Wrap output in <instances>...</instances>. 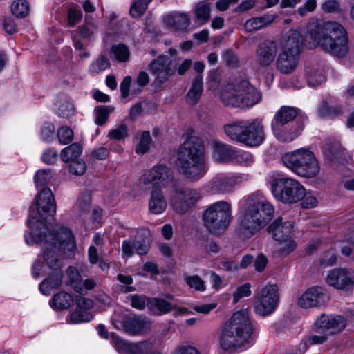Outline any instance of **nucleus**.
<instances>
[{
  "instance_id": "obj_1",
  "label": "nucleus",
  "mask_w": 354,
  "mask_h": 354,
  "mask_svg": "<svg viewBox=\"0 0 354 354\" xmlns=\"http://www.w3.org/2000/svg\"><path fill=\"white\" fill-rule=\"evenodd\" d=\"M307 36L324 51L337 57H344L348 52V37L344 27L336 21L308 24Z\"/></svg>"
},
{
  "instance_id": "obj_2",
  "label": "nucleus",
  "mask_w": 354,
  "mask_h": 354,
  "mask_svg": "<svg viewBox=\"0 0 354 354\" xmlns=\"http://www.w3.org/2000/svg\"><path fill=\"white\" fill-rule=\"evenodd\" d=\"M176 165L180 174L185 178L196 181L207 172L205 161V146L203 140L196 136H189L180 145Z\"/></svg>"
},
{
  "instance_id": "obj_3",
  "label": "nucleus",
  "mask_w": 354,
  "mask_h": 354,
  "mask_svg": "<svg viewBox=\"0 0 354 354\" xmlns=\"http://www.w3.org/2000/svg\"><path fill=\"white\" fill-rule=\"evenodd\" d=\"M56 213V203L52 191L49 188H44L35 198V203L30 208L28 226L30 232L29 236L25 235V241L28 245H32L37 241L46 239L48 228L45 223L48 217H53Z\"/></svg>"
},
{
  "instance_id": "obj_4",
  "label": "nucleus",
  "mask_w": 354,
  "mask_h": 354,
  "mask_svg": "<svg viewBox=\"0 0 354 354\" xmlns=\"http://www.w3.org/2000/svg\"><path fill=\"white\" fill-rule=\"evenodd\" d=\"M252 333L246 310L234 313L221 330L220 345L223 350L243 346Z\"/></svg>"
},
{
  "instance_id": "obj_5",
  "label": "nucleus",
  "mask_w": 354,
  "mask_h": 354,
  "mask_svg": "<svg viewBox=\"0 0 354 354\" xmlns=\"http://www.w3.org/2000/svg\"><path fill=\"white\" fill-rule=\"evenodd\" d=\"M46 239L35 243L46 244L44 251L46 263L53 270H59L62 266V253L72 252L76 247L74 236L68 228L61 227L55 233L46 232Z\"/></svg>"
},
{
  "instance_id": "obj_6",
  "label": "nucleus",
  "mask_w": 354,
  "mask_h": 354,
  "mask_svg": "<svg viewBox=\"0 0 354 354\" xmlns=\"http://www.w3.org/2000/svg\"><path fill=\"white\" fill-rule=\"evenodd\" d=\"M221 97L226 106L244 109L259 103L262 96L248 81L239 79L227 84Z\"/></svg>"
},
{
  "instance_id": "obj_7",
  "label": "nucleus",
  "mask_w": 354,
  "mask_h": 354,
  "mask_svg": "<svg viewBox=\"0 0 354 354\" xmlns=\"http://www.w3.org/2000/svg\"><path fill=\"white\" fill-rule=\"evenodd\" d=\"M224 130L232 140L249 147L260 145L266 138L264 127L258 119L237 120L225 125Z\"/></svg>"
},
{
  "instance_id": "obj_8",
  "label": "nucleus",
  "mask_w": 354,
  "mask_h": 354,
  "mask_svg": "<svg viewBox=\"0 0 354 354\" xmlns=\"http://www.w3.org/2000/svg\"><path fill=\"white\" fill-rule=\"evenodd\" d=\"M282 161L286 167L304 178H314L320 171L315 156L306 149L301 148L284 154Z\"/></svg>"
},
{
  "instance_id": "obj_9",
  "label": "nucleus",
  "mask_w": 354,
  "mask_h": 354,
  "mask_svg": "<svg viewBox=\"0 0 354 354\" xmlns=\"http://www.w3.org/2000/svg\"><path fill=\"white\" fill-rule=\"evenodd\" d=\"M231 205L227 201H218L209 206L203 214L204 226L212 234L223 233L231 223Z\"/></svg>"
},
{
  "instance_id": "obj_10",
  "label": "nucleus",
  "mask_w": 354,
  "mask_h": 354,
  "mask_svg": "<svg viewBox=\"0 0 354 354\" xmlns=\"http://www.w3.org/2000/svg\"><path fill=\"white\" fill-rule=\"evenodd\" d=\"M271 189L274 198L284 204L296 203L306 195L304 187L298 180L291 178L273 179Z\"/></svg>"
},
{
  "instance_id": "obj_11",
  "label": "nucleus",
  "mask_w": 354,
  "mask_h": 354,
  "mask_svg": "<svg viewBox=\"0 0 354 354\" xmlns=\"http://www.w3.org/2000/svg\"><path fill=\"white\" fill-rule=\"evenodd\" d=\"M254 311L261 316L272 313L279 301L278 286L275 284L267 285L261 289L254 298Z\"/></svg>"
},
{
  "instance_id": "obj_12",
  "label": "nucleus",
  "mask_w": 354,
  "mask_h": 354,
  "mask_svg": "<svg viewBox=\"0 0 354 354\" xmlns=\"http://www.w3.org/2000/svg\"><path fill=\"white\" fill-rule=\"evenodd\" d=\"M245 208L254 217L257 218L264 226L267 225L274 217V206L264 196L259 193H254L248 196Z\"/></svg>"
},
{
  "instance_id": "obj_13",
  "label": "nucleus",
  "mask_w": 354,
  "mask_h": 354,
  "mask_svg": "<svg viewBox=\"0 0 354 354\" xmlns=\"http://www.w3.org/2000/svg\"><path fill=\"white\" fill-rule=\"evenodd\" d=\"M201 198V192L196 189L183 188L174 185L171 205L178 214H185L194 207Z\"/></svg>"
},
{
  "instance_id": "obj_14",
  "label": "nucleus",
  "mask_w": 354,
  "mask_h": 354,
  "mask_svg": "<svg viewBox=\"0 0 354 354\" xmlns=\"http://www.w3.org/2000/svg\"><path fill=\"white\" fill-rule=\"evenodd\" d=\"M148 70L154 76L153 85L161 87L175 74L176 66L167 55H161L153 59L148 65Z\"/></svg>"
},
{
  "instance_id": "obj_15",
  "label": "nucleus",
  "mask_w": 354,
  "mask_h": 354,
  "mask_svg": "<svg viewBox=\"0 0 354 354\" xmlns=\"http://www.w3.org/2000/svg\"><path fill=\"white\" fill-rule=\"evenodd\" d=\"M264 227L257 218L254 217L245 208L243 215L239 219L238 225L235 229V234L241 239H248Z\"/></svg>"
},
{
  "instance_id": "obj_16",
  "label": "nucleus",
  "mask_w": 354,
  "mask_h": 354,
  "mask_svg": "<svg viewBox=\"0 0 354 354\" xmlns=\"http://www.w3.org/2000/svg\"><path fill=\"white\" fill-rule=\"evenodd\" d=\"M326 283L339 290H350L354 286V270L348 269H333L326 278Z\"/></svg>"
},
{
  "instance_id": "obj_17",
  "label": "nucleus",
  "mask_w": 354,
  "mask_h": 354,
  "mask_svg": "<svg viewBox=\"0 0 354 354\" xmlns=\"http://www.w3.org/2000/svg\"><path fill=\"white\" fill-rule=\"evenodd\" d=\"M174 179L172 171L165 165H160L153 167L146 171L142 176L143 184H153V186L161 184L162 186L168 185Z\"/></svg>"
},
{
  "instance_id": "obj_18",
  "label": "nucleus",
  "mask_w": 354,
  "mask_h": 354,
  "mask_svg": "<svg viewBox=\"0 0 354 354\" xmlns=\"http://www.w3.org/2000/svg\"><path fill=\"white\" fill-rule=\"evenodd\" d=\"M327 298L322 288L314 286L302 294L298 299V304L303 308L317 307L324 304Z\"/></svg>"
},
{
  "instance_id": "obj_19",
  "label": "nucleus",
  "mask_w": 354,
  "mask_h": 354,
  "mask_svg": "<svg viewBox=\"0 0 354 354\" xmlns=\"http://www.w3.org/2000/svg\"><path fill=\"white\" fill-rule=\"evenodd\" d=\"M315 326L323 332L328 331V335L342 331L346 326V319L341 315L330 316L322 315L315 322Z\"/></svg>"
},
{
  "instance_id": "obj_20",
  "label": "nucleus",
  "mask_w": 354,
  "mask_h": 354,
  "mask_svg": "<svg viewBox=\"0 0 354 354\" xmlns=\"http://www.w3.org/2000/svg\"><path fill=\"white\" fill-rule=\"evenodd\" d=\"M278 48L274 41H266L260 44L256 51L257 62L262 67L270 66L274 60Z\"/></svg>"
},
{
  "instance_id": "obj_21",
  "label": "nucleus",
  "mask_w": 354,
  "mask_h": 354,
  "mask_svg": "<svg viewBox=\"0 0 354 354\" xmlns=\"http://www.w3.org/2000/svg\"><path fill=\"white\" fill-rule=\"evenodd\" d=\"M165 24L169 28L179 32H186L191 24L189 15L183 12H173L163 17Z\"/></svg>"
},
{
  "instance_id": "obj_22",
  "label": "nucleus",
  "mask_w": 354,
  "mask_h": 354,
  "mask_svg": "<svg viewBox=\"0 0 354 354\" xmlns=\"http://www.w3.org/2000/svg\"><path fill=\"white\" fill-rule=\"evenodd\" d=\"M149 327V321L140 316L126 317L122 321V330L133 335L145 332Z\"/></svg>"
},
{
  "instance_id": "obj_23",
  "label": "nucleus",
  "mask_w": 354,
  "mask_h": 354,
  "mask_svg": "<svg viewBox=\"0 0 354 354\" xmlns=\"http://www.w3.org/2000/svg\"><path fill=\"white\" fill-rule=\"evenodd\" d=\"M268 231L272 234L276 241H286L293 231V223L290 221L282 222V218L279 217L268 226Z\"/></svg>"
},
{
  "instance_id": "obj_24",
  "label": "nucleus",
  "mask_w": 354,
  "mask_h": 354,
  "mask_svg": "<svg viewBox=\"0 0 354 354\" xmlns=\"http://www.w3.org/2000/svg\"><path fill=\"white\" fill-rule=\"evenodd\" d=\"M304 44V37L297 30H290L288 32L283 43L282 50L299 56Z\"/></svg>"
},
{
  "instance_id": "obj_25",
  "label": "nucleus",
  "mask_w": 354,
  "mask_h": 354,
  "mask_svg": "<svg viewBox=\"0 0 354 354\" xmlns=\"http://www.w3.org/2000/svg\"><path fill=\"white\" fill-rule=\"evenodd\" d=\"M324 153L330 162H342L344 160V149L340 142L329 138L324 145Z\"/></svg>"
},
{
  "instance_id": "obj_26",
  "label": "nucleus",
  "mask_w": 354,
  "mask_h": 354,
  "mask_svg": "<svg viewBox=\"0 0 354 354\" xmlns=\"http://www.w3.org/2000/svg\"><path fill=\"white\" fill-rule=\"evenodd\" d=\"M299 59V56L282 50L277 59L276 67L280 73L290 74L295 70Z\"/></svg>"
},
{
  "instance_id": "obj_27",
  "label": "nucleus",
  "mask_w": 354,
  "mask_h": 354,
  "mask_svg": "<svg viewBox=\"0 0 354 354\" xmlns=\"http://www.w3.org/2000/svg\"><path fill=\"white\" fill-rule=\"evenodd\" d=\"M167 201L162 192L157 186H153L149 201V211L154 214L162 213L167 208Z\"/></svg>"
},
{
  "instance_id": "obj_28",
  "label": "nucleus",
  "mask_w": 354,
  "mask_h": 354,
  "mask_svg": "<svg viewBox=\"0 0 354 354\" xmlns=\"http://www.w3.org/2000/svg\"><path fill=\"white\" fill-rule=\"evenodd\" d=\"M213 157L218 162H227L232 160L235 156L234 147L218 141L212 142Z\"/></svg>"
},
{
  "instance_id": "obj_29",
  "label": "nucleus",
  "mask_w": 354,
  "mask_h": 354,
  "mask_svg": "<svg viewBox=\"0 0 354 354\" xmlns=\"http://www.w3.org/2000/svg\"><path fill=\"white\" fill-rule=\"evenodd\" d=\"M236 184L232 177L220 174L215 176L210 182L211 190L216 193H225L231 191Z\"/></svg>"
},
{
  "instance_id": "obj_30",
  "label": "nucleus",
  "mask_w": 354,
  "mask_h": 354,
  "mask_svg": "<svg viewBox=\"0 0 354 354\" xmlns=\"http://www.w3.org/2000/svg\"><path fill=\"white\" fill-rule=\"evenodd\" d=\"M298 114V109L283 106L276 113L272 124L286 125L295 119Z\"/></svg>"
},
{
  "instance_id": "obj_31",
  "label": "nucleus",
  "mask_w": 354,
  "mask_h": 354,
  "mask_svg": "<svg viewBox=\"0 0 354 354\" xmlns=\"http://www.w3.org/2000/svg\"><path fill=\"white\" fill-rule=\"evenodd\" d=\"M275 17L276 16L272 14H266L261 17H253L245 21L244 27L248 32L259 30L272 24Z\"/></svg>"
},
{
  "instance_id": "obj_32",
  "label": "nucleus",
  "mask_w": 354,
  "mask_h": 354,
  "mask_svg": "<svg viewBox=\"0 0 354 354\" xmlns=\"http://www.w3.org/2000/svg\"><path fill=\"white\" fill-rule=\"evenodd\" d=\"M285 125L272 124V131L276 138L282 142H290L296 138L301 132V127L297 126L293 130L286 131Z\"/></svg>"
},
{
  "instance_id": "obj_33",
  "label": "nucleus",
  "mask_w": 354,
  "mask_h": 354,
  "mask_svg": "<svg viewBox=\"0 0 354 354\" xmlns=\"http://www.w3.org/2000/svg\"><path fill=\"white\" fill-rule=\"evenodd\" d=\"M203 92V77L198 75L194 78L192 86L186 95V100L190 104H195L199 100Z\"/></svg>"
},
{
  "instance_id": "obj_34",
  "label": "nucleus",
  "mask_w": 354,
  "mask_h": 354,
  "mask_svg": "<svg viewBox=\"0 0 354 354\" xmlns=\"http://www.w3.org/2000/svg\"><path fill=\"white\" fill-rule=\"evenodd\" d=\"M73 304L72 295L64 291H60L55 294L50 301V306L58 310L68 308Z\"/></svg>"
},
{
  "instance_id": "obj_35",
  "label": "nucleus",
  "mask_w": 354,
  "mask_h": 354,
  "mask_svg": "<svg viewBox=\"0 0 354 354\" xmlns=\"http://www.w3.org/2000/svg\"><path fill=\"white\" fill-rule=\"evenodd\" d=\"M56 271L55 275L44 279L39 285L40 291L45 295H50L51 289L57 288L62 283V272L60 269Z\"/></svg>"
},
{
  "instance_id": "obj_36",
  "label": "nucleus",
  "mask_w": 354,
  "mask_h": 354,
  "mask_svg": "<svg viewBox=\"0 0 354 354\" xmlns=\"http://www.w3.org/2000/svg\"><path fill=\"white\" fill-rule=\"evenodd\" d=\"M210 11L211 3L207 0L196 3L194 11L196 20L201 24L207 23L210 18Z\"/></svg>"
},
{
  "instance_id": "obj_37",
  "label": "nucleus",
  "mask_w": 354,
  "mask_h": 354,
  "mask_svg": "<svg viewBox=\"0 0 354 354\" xmlns=\"http://www.w3.org/2000/svg\"><path fill=\"white\" fill-rule=\"evenodd\" d=\"M307 80L308 84L312 86H316L325 81L324 70L317 65L308 66L306 70Z\"/></svg>"
},
{
  "instance_id": "obj_38",
  "label": "nucleus",
  "mask_w": 354,
  "mask_h": 354,
  "mask_svg": "<svg viewBox=\"0 0 354 354\" xmlns=\"http://www.w3.org/2000/svg\"><path fill=\"white\" fill-rule=\"evenodd\" d=\"M134 249L139 255H145L149 249V232L147 230L141 231L140 236H136L134 240Z\"/></svg>"
},
{
  "instance_id": "obj_39",
  "label": "nucleus",
  "mask_w": 354,
  "mask_h": 354,
  "mask_svg": "<svg viewBox=\"0 0 354 354\" xmlns=\"http://www.w3.org/2000/svg\"><path fill=\"white\" fill-rule=\"evenodd\" d=\"M147 304L150 310L157 314L167 313L172 309V305L163 299H149Z\"/></svg>"
},
{
  "instance_id": "obj_40",
  "label": "nucleus",
  "mask_w": 354,
  "mask_h": 354,
  "mask_svg": "<svg viewBox=\"0 0 354 354\" xmlns=\"http://www.w3.org/2000/svg\"><path fill=\"white\" fill-rule=\"evenodd\" d=\"M82 151V146L75 142L64 148L61 153V158L64 162L75 161Z\"/></svg>"
},
{
  "instance_id": "obj_41",
  "label": "nucleus",
  "mask_w": 354,
  "mask_h": 354,
  "mask_svg": "<svg viewBox=\"0 0 354 354\" xmlns=\"http://www.w3.org/2000/svg\"><path fill=\"white\" fill-rule=\"evenodd\" d=\"M115 348L120 353L133 354L134 343L125 340L115 334L111 335Z\"/></svg>"
},
{
  "instance_id": "obj_42",
  "label": "nucleus",
  "mask_w": 354,
  "mask_h": 354,
  "mask_svg": "<svg viewBox=\"0 0 354 354\" xmlns=\"http://www.w3.org/2000/svg\"><path fill=\"white\" fill-rule=\"evenodd\" d=\"M114 111L113 106H98L95 109V124L99 126H102L106 124L109 120L111 113Z\"/></svg>"
},
{
  "instance_id": "obj_43",
  "label": "nucleus",
  "mask_w": 354,
  "mask_h": 354,
  "mask_svg": "<svg viewBox=\"0 0 354 354\" xmlns=\"http://www.w3.org/2000/svg\"><path fill=\"white\" fill-rule=\"evenodd\" d=\"M111 66L109 59L105 55H100L90 66L89 73L96 75L109 68Z\"/></svg>"
},
{
  "instance_id": "obj_44",
  "label": "nucleus",
  "mask_w": 354,
  "mask_h": 354,
  "mask_svg": "<svg viewBox=\"0 0 354 354\" xmlns=\"http://www.w3.org/2000/svg\"><path fill=\"white\" fill-rule=\"evenodd\" d=\"M77 208L79 210L80 216L88 213L91 210V193L86 190L83 192L78 198Z\"/></svg>"
},
{
  "instance_id": "obj_45",
  "label": "nucleus",
  "mask_w": 354,
  "mask_h": 354,
  "mask_svg": "<svg viewBox=\"0 0 354 354\" xmlns=\"http://www.w3.org/2000/svg\"><path fill=\"white\" fill-rule=\"evenodd\" d=\"M11 11L17 17L24 18L29 12V4L26 0H18L12 3Z\"/></svg>"
},
{
  "instance_id": "obj_46",
  "label": "nucleus",
  "mask_w": 354,
  "mask_h": 354,
  "mask_svg": "<svg viewBox=\"0 0 354 354\" xmlns=\"http://www.w3.org/2000/svg\"><path fill=\"white\" fill-rule=\"evenodd\" d=\"M186 284L196 291L203 292L206 289L205 281L198 275H189L184 278Z\"/></svg>"
},
{
  "instance_id": "obj_47",
  "label": "nucleus",
  "mask_w": 354,
  "mask_h": 354,
  "mask_svg": "<svg viewBox=\"0 0 354 354\" xmlns=\"http://www.w3.org/2000/svg\"><path fill=\"white\" fill-rule=\"evenodd\" d=\"M71 322L73 324L88 322L93 318L91 313L86 310L77 308L71 315Z\"/></svg>"
},
{
  "instance_id": "obj_48",
  "label": "nucleus",
  "mask_w": 354,
  "mask_h": 354,
  "mask_svg": "<svg viewBox=\"0 0 354 354\" xmlns=\"http://www.w3.org/2000/svg\"><path fill=\"white\" fill-rule=\"evenodd\" d=\"M151 0H138L131 6L129 12L133 17H138L143 15Z\"/></svg>"
},
{
  "instance_id": "obj_49",
  "label": "nucleus",
  "mask_w": 354,
  "mask_h": 354,
  "mask_svg": "<svg viewBox=\"0 0 354 354\" xmlns=\"http://www.w3.org/2000/svg\"><path fill=\"white\" fill-rule=\"evenodd\" d=\"M111 52L119 62H126L129 57V50L124 44L113 45L111 47Z\"/></svg>"
},
{
  "instance_id": "obj_50",
  "label": "nucleus",
  "mask_w": 354,
  "mask_h": 354,
  "mask_svg": "<svg viewBox=\"0 0 354 354\" xmlns=\"http://www.w3.org/2000/svg\"><path fill=\"white\" fill-rule=\"evenodd\" d=\"M154 348L152 342L144 340L134 343L133 354H149Z\"/></svg>"
},
{
  "instance_id": "obj_51",
  "label": "nucleus",
  "mask_w": 354,
  "mask_h": 354,
  "mask_svg": "<svg viewBox=\"0 0 354 354\" xmlns=\"http://www.w3.org/2000/svg\"><path fill=\"white\" fill-rule=\"evenodd\" d=\"M342 113V109L339 106H331L324 102L319 108V114L321 117H327L339 115Z\"/></svg>"
},
{
  "instance_id": "obj_52",
  "label": "nucleus",
  "mask_w": 354,
  "mask_h": 354,
  "mask_svg": "<svg viewBox=\"0 0 354 354\" xmlns=\"http://www.w3.org/2000/svg\"><path fill=\"white\" fill-rule=\"evenodd\" d=\"M151 141V138L149 131H144L142 134L140 142L136 149V152L141 154L146 153L149 149Z\"/></svg>"
},
{
  "instance_id": "obj_53",
  "label": "nucleus",
  "mask_w": 354,
  "mask_h": 354,
  "mask_svg": "<svg viewBox=\"0 0 354 354\" xmlns=\"http://www.w3.org/2000/svg\"><path fill=\"white\" fill-rule=\"evenodd\" d=\"M128 127L125 124H121L118 128L109 132L108 137L110 139L120 140L128 137Z\"/></svg>"
},
{
  "instance_id": "obj_54",
  "label": "nucleus",
  "mask_w": 354,
  "mask_h": 354,
  "mask_svg": "<svg viewBox=\"0 0 354 354\" xmlns=\"http://www.w3.org/2000/svg\"><path fill=\"white\" fill-rule=\"evenodd\" d=\"M82 19V12L80 9L71 7L68 10L67 22L69 26L73 27Z\"/></svg>"
},
{
  "instance_id": "obj_55",
  "label": "nucleus",
  "mask_w": 354,
  "mask_h": 354,
  "mask_svg": "<svg viewBox=\"0 0 354 354\" xmlns=\"http://www.w3.org/2000/svg\"><path fill=\"white\" fill-rule=\"evenodd\" d=\"M279 242L280 244L277 250V253L281 257L287 256L296 248V243L293 240L288 239L286 241Z\"/></svg>"
},
{
  "instance_id": "obj_56",
  "label": "nucleus",
  "mask_w": 354,
  "mask_h": 354,
  "mask_svg": "<svg viewBox=\"0 0 354 354\" xmlns=\"http://www.w3.org/2000/svg\"><path fill=\"white\" fill-rule=\"evenodd\" d=\"M127 299L131 302V306L139 310H142L146 306L147 300L149 299L144 295H140L138 294L131 295L127 297Z\"/></svg>"
},
{
  "instance_id": "obj_57",
  "label": "nucleus",
  "mask_w": 354,
  "mask_h": 354,
  "mask_svg": "<svg viewBox=\"0 0 354 354\" xmlns=\"http://www.w3.org/2000/svg\"><path fill=\"white\" fill-rule=\"evenodd\" d=\"M52 178L50 169L39 170L35 176V181L37 186L47 184Z\"/></svg>"
},
{
  "instance_id": "obj_58",
  "label": "nucleus",
  "mask_w": 354,
  "mask_h": 354,
  "mask_svg": "<svg viewBox=\"0 0 354 354\" xmlns=\"http://www.w3.org/2000/svg\"><path fill=\"white\" fill-rule=\"evenodd\" d=\"M75 108L72 103L68 101L62 102L58 108V115L60 117L68 118L74 115Z\"/></svg>"
},
{
  "instance_id": "obj_59",
  "label": "nucleus",
  "mask_w": 354,
  "mask_h": 354,
  "mask_svg": "<svg viewBox=\"0 0 354 354\" xmlns=\"http://www.w3.org/2000/svg\"><path fill=\"white\" fill-rule=\"evenodd\" d=\"M96 29V25L93 22L85 21L84 24L78 27L79 34L84 38H89Z\"/></svg>"
},
{
  "instance_id": "obj_60",
  "label": "nucleus",
  "mask_w": 354,
  "mask_h": 354,
  "mask_svg": "<svg viewBox=\"0 0 354 354\" xmlns=\"http://www.w3.org/2000/svg\"><path fill=\"white\" fill-rule=\"evenodd\" d=\"M57 136L62 144H68L73 140V132L70 128L62 127L58 130Z\"/></svg>"
},
{
  "instance_id": "obj_61",
  "label": "nucleus",
  "mask_w": 354,
  "mask_h": 354,
  "mask_svg": "<svg viewBox=\"0 0 354 354\" xmlns=\"http://www.w3.org/2000/svg\"><path fill=\"white\" fill-rule=\"evenodd\" d=\"M233 160H236L240 164L249 165L254 162V157L250 152L248 151H236L235 150V156Z\"/></svg>"
},
{
  "instance_id": "obj_62",
  "label": "nucleus",
  "mask_w": 354,
  "mask_h": 354,
  "mask_svg": "<svg viewBox=\"0 0 354 354\" xmlns=\"http://www.w3.org/2000/svg\"><path fill=\"white\" fill-rule=\"evenodd\" d=\"M251 295L250 284L246 283L239 286L234 292V303H237L241 298L248 297Z\"/></svg>"
},
{
  "instance_id": "obj_63",
  "label": "nucleus",
  "mask_w": 354,
  "mask_h": 354,
  "mask_svg": "<svg viewBox=\"0 0 354 354\" xmlns=\"http://www.w3.org/2000/svg\"><path fill=\"white\" fill-rule=\"evenodd\" d=\"M223 59L227 65L232 67H236L239 60L235 53L232 50H226L223 53Z\"/></svg>"
},
{
  "instance_id": "obj_64",
  "label": "nucleus",
  "mask_w": 354,
  "mask_h": 354,
  "mask_svg": "<svg viewBox=\"0 0 354 354\" xmlns=\"http://www.w3.org/2000/svg\"><path fill=\"white\" fill-rule=\"evenodd\" d=\"M86 169V164L84 161L81 160L73 161L69 165V171L71 173L80 176L85 173Z\"/></svg>"
}]
</instances>
